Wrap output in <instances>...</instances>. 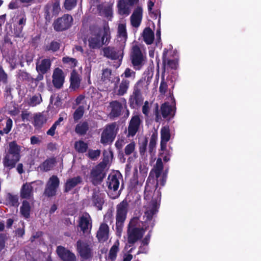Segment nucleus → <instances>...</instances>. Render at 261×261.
Returning <instances> with one entry per match:
<instances>
[{
	"instance_id": "nucleus-1",
	"label": "nucleus",
	"mask_w": 261,
	"mask_h": 261,
	"mask_svg": "<svg viewBox=\"0 0 261 261\" xmlns=\"http://www.w3.org/2000/svg\"><path fill=\"white\" fill-rule=\"evenodd\" d=\"M111 32L108 24L102 29L97 26L90 27V35L88 39V46L91 49H99L103 45H107L111 40Z\"/></svg>"
},
{
	"instance_id": "nucleus-2",
	"label": "nucleus",
	"mask_w": 261,
	"mask_h": 261,
	"mask_svg": "<svg viewBox=\"0 0 261 261\" xmlns=\"http://www.w3.org/2000/svg\"><path fill=\"white\" fill-rule=\"evenodd\" d=\"M143 224L138 217L133 218L129 221L127 227V243L130 247L137 241L141 240L149 227V225H143L141 226L140 223Z\"/></svg>"
},
{
	"instance_id": "nucleus-3",
	"label": "nucleus",
	"mask_w": 261,
	"mask_h": 261,
	"mask_svg": "<svg viewBox=\"0 0 261 261\" xmlns=\"http://www.w3.org/2000/svg\"><path fill=\"white\" fill-rule=\"evenodd\" d=\"M9 148L3 158L4 166L11 169L14 168L17 163L20 160V147L15 141H12L9 144Z\"/></svg>"
},
{
	"instance_id": "nucleus-4",
	"label": "nucleus",
	"mask_w": 261,
	"mask_h": 261,
	"mask_svg": "<svg viewBox=\"0 0 261 261\" xmlns=\"http://www.w3.org/2000/svg\"><path fill=\"white\" fill-rule=\"evenodd\" d=\"M128 203L126 200H123L116 206V229L117 233L120 236L126 220L128 212Z\"/></svg>"
},
{
	"instance_id": "nucleus-5",
	"label": "nucleus",
	"mask_w": 261,
	"mask_h": 261,
	"mask_svg": "<svg viewBox=\"0 0 261 261\" xmlns=\"http://www.w3.org/2000/svg\"><path fill=\"white\" fill-rule=\"evenodd\" d=\"M143 87V81H138L134 85L132 94L130 95L128 103L131 109H136L142 105L143 97L141 91Z\"/></svg>"
},
{
	"instance_id": "nucleus-6",
	"label": "nucleus",
	"mask_w": 261,
	"mask_h": 261,
	"mask_svg": "<svg viewBox=\"0 0 261 261\" xmlns=\"http://www.w3.org/2000/svg\"><path fill=\"white\" fill-rule=\"evenodd\" d=\"M129 57L132 65L136 70H140L145 64L146 56L138 45L132 46Z\"/></svg>"
},
{
	"instance_id": "nucleus-7",
	"label": "nucleus",
	"mask_w": 261,
	"mask_h": 261,
	"mask_svg": "<svg viewBox=\"0 0 261 261\" xmlns=\"http://www.w3.org/2000/svg\"><path fill=\"white\" fill-rule=\"evenodd\" d=\"M108 152L104 151L103 153V159L96 166L92 168L90 173V178L91 179H103L106 176V168L109 162V155H106Z\"/></svg>"
},
{
	"instance_id": "nucleus-8",
	"label": "nucleus",
	"mask_w": 261,
	"mask_h": 261,
	"mask_svg": "<svg viewBox=\"0 0 261 261\" xmlns=\"http://www.w3.org/2000/svg\"><path fill=\"white\" fill-rule=\"evenodd\" d=\"M73 21V19L71 15L65 14L55 20L53 26L56 32H63L67 30L71 27Z\"/></svg>"
},
{
	"instance_id": "nucleus-9",
	"label": "nucleus",
	"mask_w": 261,
	"mask_h": 261,
	"mask_svg": "<svg viewBox=\"0 0 261 261\" xmlns=\"http://www.w3.org/2000/svg\"><path fill=\"white\" fill-rule=\"evenodd\" d=\"M76 247L82 260H88L92 258L93 250L88 243L79 240L76 242Z\"/></svg>"
},
{
	"instance_id": "nucleus-10",
	"label": "nucleus",
	"mask_w": 261,
	"mask_h": 261,
	"mask_svg": "<svg viewBox=\"0 0 261 261\" xmlns=\"http://www.w3.org/2000/svg\"><path fill=\"white\" fill-rule=\"evenodd\" d=\"M115 128L116 124L115 123L106 125L101 135V143L103 145H107L112 143L114 141L116 136Z\"/></svg>"
},
{
	"instance_id": "nucleus-11",
	"label": "nucleus",
	"mask_w": 261,
	"mask_h": 261,
	"mask_svg": "<svg viewBox=\"0 0 261 261\" xmlns=\"http://www.w3.org/2000/svg\"><path fill=\"white\" fill-rule=\"evenodd\" d=\"M56 253L62 261H77L75 254L63 246L57 247Z\"/></svg>"
},
{
	"instance_id": "nucleus-12",
	"label": "nucleus",
	"mask_w": 261,
	"mask_h": 261,
	"mask_svg": "<svg viewBox=\"0 0 261 261\" xmlns=\"http://www.w3.org/2000/svg\"><path fill=\"white\" fill-rule=\"evenodd\" d=\"M159 207L158 206V202L156 199H152L151 200V207L147 210L145 212V216L146 217L144 221V224L146 226L149 225L148 224L151 225V227L152 228L154 225V220H152L153 217L158 212Z\"/></svg>"
},
{
	"instance_id": "nucleus-13",
	"label": "nucleus",
	"mask_w": 261,
	"mask_h": 261,
	"mask_svg": "<svg viewBox=\"0 0 261 261\" xmlns=\"http://www.w3.org/2000/svg\"><path fill=\"white\" fill-rule=\"evenodd\" d=\"M141 122L142 121L139 115H136L132 116L127 128L128 134L127 136L128 137H133L136 135L139 130Z\"/></svg>"
},
{
	"instance_id": "nucleus-14",
	"label": "nucleus",
	"mask_w": 261,
	"mask_h": 261,
	"mask_svg": "<svg viewBox=\"0 0 261 261\" xmlns=\"http://www.w3.org/2000/svg\"><path fill=\"white\" fill-rule=\"evenodd\" d=\"M59 181L60 180H48L44 190L43 196L47 198L56 196L59 187Z\"/></svg>"
},
{
	"instance_id": "nucleus-15",
	"label": "nucleus",
	"mask_w": 261,
	"mask_h": 261,
	"mask_svg": "<svg viewBox=\"0 0 261 261\" xmlns=\"http://www.w3.org/2000/svg\"><path fill=\"white\" fill-rule=\"evenodd\" d=\"M65 75L63 70L59 67L56 68L53 73V84L56 89H61L65 82Z\"/></svg>"
},
{
	"instance_id": "nucleus-16",
	"label": "nucleus",
	"mask_w": 261,
	"mask_h": 261,
	"mask_svg": "<svg viewBox=\"0 0 261 261\" xmlns=\"http://www.w3.org/2000/svg\"><path fill=\"white\" fill-rule=\"evenodd\" d=\"M51 61L49 58L37 60L36 63V70L42 73H47L50 70Z\"/></svg>"
},
{
	"instance_id": "nucleus-17",
	"label": "nucleus",
	"mask_w": 261,
	"mask_h": 261,
	"mask_svg": "<svg viewBox=\"0 0 261 261\" xmlns=\"http://www.w3.org/2000/svg\"><path fill=\"white\" fill-rule=\"evenodd\" d=\"M168 53V49L167 48H164L162 56L163 66L164 70H165L166 67L174 70L177 69L178 66V60L176 59H168L167 58Z\"/></svg>"
},
{
	"instance_id": "nucleus-18",
	"label": "nucleus",
	"mask_w": 261,
	"mask_h": 261,
	"mask_svg": "<svg viewBox=\"0 0 261 261\" xmlns=\"http://www.w3.org/2000/svg\"><path fill=\"white\" fill-rule=\"evenodd\" d=\"M143 9L141 6H137L130 16L132 25L135 28L138 27L142 19Z\"/></svg>"
},
{
	"instance_id": "nucleus-19",
	"label": "nucleus",
	"mask_w": 261,
	"mask_h": 261,
	"mask_svg": "<svg viewBox=\"0 0 261 261\" xmlns=\"http://www.w3.org/2000/svg\"><path fill=\"white\" fill-rule=\"evenodd\" d=\"M109 227L106 223L100 224L99 228L97 231L96 237L100 242H104L109 238Z\"/></svg>"
},
{
	"instance_id": "nucleus-20",
	"label": "nucleus",
	"mask_w": 261,
	"mask_h": 261,
	"mask_svg": "<svg viewBox=\"0 0 261 261\" xmlns=\"http://www.w3.org/2000/svg\"><path fill=\"white\" fill-rule=\"evenodd\" d=\"M171 137L169 126H164L161 130V150H165L166 148L167 143Z\"/></svg>"
},
{
	"instance_id": "nucleus-21",
	"label": "nucleus",
	"mask_w": 261,
	"mask_h": 261,
	"mask_svg": "<svg viewBox=\"0 0 261 261\" xmlns=\"http://www.w3.org/2000/svg\"><path fill=\"white\" fill-rule=\"evenodd\" d=\"M35 181L31 183L24 184L20 189V195L22 199H30L33 196V188L31 184L35 182Z\"/></svg>"
},
{
	"instance_id": "nucleus-22",
	"label": "nucleus",
	"mask_w": 261,
	"mask_h": 261,
	"mask_svg": "<svg viewBox=\"0 0 261 261\" xmlns=\"http://www.w3.org/2000/svg\"><path fill=\"white\" fill-rule=\"evenodd\" d=\"M70 88L75 90L80 86L81 79L80 75L75 69L71 72L70 77Z\"/></svg>"
},
{
	"instance_id": "nucleus-23",
	"label": "nucleus",
	"mask_w": 261,
	"mask_h": 261,
	"mask_svg": "<svg viewBox=\"0 0 261 261\" xmlns=\"http://www.w3.org/2000/svg\"><path fill=\"white\" fill-rule=\"evenodd\" d=\"M57 164V160L55 157H51L46 159L39 166L41 171L47 172L52 170Z\"/></svg>"
},
{
	"instance_id": "nucleus-24",
	"label": "nucleus",
	"mask_w": 261,
	"mask_h": 261,
	"mask_svg": "<svg viewBox=\"0 0 261 261\" xmlns=\"http://www.w3.org/2000/svg\"><path fill=\"white\" fill-rule=\"evenodd\" d=\"M111 111L110 115L112 117L115 118L121 115V111L123 109L122 105L118 100H113L110 103Z\"/></svg>"
},
{
	"instance_id": "nucleus-25",
	"label": "nucleus",
	"mask_w": 261,
	"mask_h": 261,
	"mask_svg": "<svg viewBox=\"0 0 261 261\" xmlns=\"http://www.w3.org/2000/svg\"><path fill=\"white\" fill-rule=\"evenodd\" d=\"M92 201L93 205L97 207L98 210H101L105 200L102 194L98 192H93L92 196Z\"/></svg>"
},
{
	"instance_id": "nucleus-26",
	"label": "nucleus",
	"mask_w": 261,
	"mask_h": 261,
	"mask_svg": "<svg viewBox=\"0 0 261 261\" xmlns=\"http://www.w3.org/2000/svg\"><path fill=\"white\" fill-rule=\"evenodd\" d=\"M103 56L111 60H117L119 58V51L114 47L108 46L103 49Z\"/></svg>"
},
{
	"instance_id": "nucleus-27",
	"label": "nucleus",
	"mask_w": 261,
	"mask_h": 261,
	"mask_svg": "<svg viewBox=\"0 0 261 261\" xmlns=\"http://www.w3.org/2000/svg\"><path fill=\"white\" fill-rule=\"evenodd\" d=\"M143 37L144 42L147 44H151L154 40V33L149 28H146L143 32Z\"/></svg>"
},
{
	"instance_id": "nucleus-28",
	"label": "nucleus",
	"mask_w": 261,
	"mask_h": 261,
	"mask_svg": "<svg viewBox=\"0 0 261 261\" xmlns=\"http://www.w3.org/2000/svg\"><path fill=\"white\" fill-rule=\"evenodd\" d=\"M130 85V81L127 79H122L118 86L117 95L119 96L124 95L126 93Z\"/></svg>"
},
{
	"instance_id": "nucleus-29",
	"label": "nucleus",
	"mask_w": 261,
	"mask_h": 261,
	"mask_svg": "<svg viewBox=\"0 0 261 261\" xmlns=\"http://www.w3.org/2000/svg\"><path fill=\"white\" fill-rule=\"evenodd\" d=\"M125 0H119L118 3V12L121 15H128L130 13L129 8Z\"/></svg>"
},
{
	"instance_id": "nucleus-30",
	"label": "nucleus",
	"mask_w": 261,
	"mask_h": 261,
	"mask_svg": "<svg viewBox=\"0 0 261 261\" xmlns=\"http://www.w3.org/2000/svg\"><path fill=\"white\" fill-rule=\"evenodd\" d=\"M31 210V207L29 202L27 200H23L20 207V212L21 215L25 219L30 218Z\"/></svg>"
},
{
	"instance_id": "nucleus-31",
	"label": "nucleus",
	"mask_w": 261,
	"mask_h": 261,
	"mask_svg": "<svg viewBox=\"0 0 261 261\" xmlns=\"http://www.w3.org/2000/svg\"><path fill=\"white\" fill-rule=\"evenodd\" d=\"M88 129L89 124L87 121L78 123L75 127V133L80 136L86 135Z\"/></svg>"
},
{
	"instance_id": "nucleus-32",
	"label": "nucleus",
	"mask_w": 261,
	"mask_h": 261,
	"mask_svg": "<svg viewBox=\"0 0 261 261\" xmlns=\"http://www.w3.org/2000/svg\"><path fill=\"white\" fill-rule=\"evenodd\" d=\"M51 5L50 4H47L44 7V17L45 20V23L48 24L50 22L55 15H53L52 11L51 10Z\"/></svg>"
},
{
	"instance_id": "nucleus-33",
	"label": "nucleus",
	"mask_w": 261,
	"mask_h": 261,
	"mask_svg": "<svg viewBox=\"0 0 261 261\" xmlns=\"http://www.w3.org/2000/svg\"><path fill=\"white\" fill-rule=\"evenodd\" d=\"M74 148L79 153H85L88 148V145L83 140H79L74 143Z\"/></svg>"
},
{
	"instance_id": "nucleus-34",
	"label": "nucleus",
	"mask_w": 261,
	"mask_h": 261,
	"mask_svg": "<svg viewBox=\"0 0 261 261\" xmlns=\"http://www.w3.org/2000/svg\"><path fill=\"white\" fill-rule=\"evenodd\" d=\"M7 204L10 206H18V196L16 195H13L10 193H7L6 197Z\"/></svg>"
},
{
	"instance_id": "nucleus-35",
	"label": "nucleus",
	"mask_w": 261,
	"mask_h": 261,
	"mask_svg": "<svg viewBox=\"0 0 261 261\" xmlns=\"http://www.w3.org/2000/svg\"><path fill=\"white\" fill-rule=\"evenodd\" d=\"M107 185L109 190L108 194L112 198H115L116 196H112L110 194L111 192H115L117 191L120 185L119 180H109L107 181Z\"/></svg>"
},
{
	"instance_id": "nucleus-36",
	"label": "nucleus",
	"mask_w": 261,
	"mask_h": 261,
	"mask_svg": "<svg viewBox=\"0 0 261 261\" xmlns=\"http://www.w3.org/2000/svg\"><path fill=\"white\" fill-rule=\"evenodd\" d=\"M46 122V117L40 113L34 116V125L35 127H41Z\"/></svg>"
},
{
	"instance_id": "nucleus-37",
	"label": "nucleus",
	"mask_w": 261,
	"mask_h": 261,
	"mask_svg": "<svg viewBox=\"0 0 261 261\" xmlns=\"http://www.w3.org/2000/svg\"><path fill=\"white\" fill-rule=\"evenodd\" d=\"M119 243L118 241L115 242L114 245L111 247L109 253V258L112 260H114L119 251Z\"/></svg>"
},
{
	"instance_id": "nucleus-38",
	"label": "nucleus",
	"mask_w": 261,
	"mask_h": 261,
	"mask_svg": "<svg viewBox=\"0 0 261 261\" xmlns=\"http://www.w3.org/2000/svg\"><path fill=\"white\" fill-rule=\"evenodd\" d=\"M27 19L25 16L20 18L18 21V26L14 29V33L17 37H20L22 32L23 27L25 25Z\"/></svg>"
},
{
	"instance_id": "nucleus-39",
	"label": "nucleus",
	"mask_w": 261,
	"mask_h": 261,
	"mask_svg": "<svg viewBox=\"0 0 261 261\" xmlns=\"http://www.w3.org/2000/svg\"><path fill=\"white\" fill-rule=\"evenodd\" d=\"M161 111L163 117L166 118L171 114L172 109L168 102H165L162 105Z\"/></svg>"
},
{
	"instance_id": "nucleus-40",
	"label": "nucleus",
	"mask_w": 261,
	"mask_h": 261,
	"mask_svg": "<svg viewBox=\"0 0 261 261\" xmlns=\"http://www.w3.org/2000/svg\"><path fill=\"white\" fill-rule=\"evenodd\" d=\"M89 224V220L87 217L83 216L80 218L79 226L83 233L87 232Z\"/></svg>"
},
{
	"instance_id": "nucleus-41",
	"label": "nucleus",
	"mask_w": 261,
	"mask_h": 261,
	"mask_svg": "<svg viewBox=\"0 0 261 261\" xmlns=\"http://www.w3.org/2000/svg\"><path fill=\"white\" fill-rule=\"evenodd\" d=\"M60 42L52 41L49 44L44 47V50L46 51L56 52L60 49Z\"/></svg>"
},
{
	"instance_id": "nucleus-42",
	"label": "nucleus",
	"mask_w": 261,
	"mask_h": 261,
	"mask_svg": "<svg viewBox=\"0 0 261 261\" xmlns=\"http://www.w3.org/2000/svg\"><path fill=\"white\" fill-rule=\"evenodd\" d=\"M159 180H146L145 188V192H152L155 191L158 187Z\"/></svg>"
},
{
	"instance_id": "nucleus-43",
	"label": "nucleus",
	"mask_w": 261,
	"mask_h": 261,
	"mask_svg": "<svg viewBox=\"0 0 261 261\" xmlns=\"http://www.w3.org/2000/svg\"><path fill=\"white\" fill-rule=\"evenodd\" d=\"M163 170V164L161 158H158L156 162L155 166L154 167V173L155 174L156 178H159Z\"/></svg>"
},
{
	"instance_id": "nucleus-44",
	"label": "nucleus",
	"mask_w": 261,
	"mask_h": 261,
	"mask_svg": "<svg viewBox=\"0 0 261 261\" xmlns=\"http://www.w3.org/2000/svg\"><path fill=\"white\" fill-rule=\"evenodd\" d=\"M62 62L64 64L68 65L71 68L73 69L77 66L78 63V61L75 58L67 56L64 57L62 58Z\"/></svg>"
},
{
	"instance_id": "nucleus-45",
	"label": "nucleus",
	"mask_w": 261,
	"mask_h": 261,
	"mask_svg": "<svg viewBox=\"0 0 261 261\" xmlns=\"http://www.w3.org/2000/svg\"><path fill=\"white\" fill-rule=\"evenodd\" d=\"M84 114V107L83 106H80L74 111L73 114V118L75 122H77L81 119Z\"/></svg>"
},
{
	"instance_id": "nucleus-46",
	"label": "nucleus",
	"mask_w": 261,
	"mask_h": 261,
	"mask_svg": "<svg viewBox=\"0 0 261 261\" xmlns=\"http://www.w3.org/2000/svg\"><path fill=\"white\" fill-rule=\"evenodd\" d=\"M118 34L119 37H121L125 41L127 38L125 24L120 23L118 26Z\"/></svg>"
},
{
	"instance_id": "nucleus-47",
	"label": "nucleus",
	"mask_w": 261,
	"mask_h": 261,
	"mask_svg": "<svg viewBox=\"0 0 261 261\" xmlns=\"http://www.w3.org/2000/svg\"><path fill=\"white\" fill-rule=\"evenodd\" d=\"M8 83V74L5 71L3 66L0 64V86Z\"/></svg>"
},
{
	"instance_id": "nucleus-48",
	"label": "nucleus",
	"mask_w": 261,
	"mask_h": 261,
	"mask_svg": "<svg viewBox=\"0 0 261 261\" xmlns=\"http://www.w3.org/2000/svg\"><path fill=\"white\" fill-rule=\"evenodd\" d=\"M12 126L13 121L12 119L8 118L6 123V127L2 130H0V135L3 136L4 134H8L11 130Z\"/></svg>"
},
{
	"instance_id": "nucleus-49",
	"label": "nucleus",
	"mask_w": 261,
	"mask_h": 261,
	"mask_svg": "<svg viewBox=\"0 0 261 261\" xmlns=\"http://www.w3.org/2000/svg\"><path fill=\"white\" fill-rule=\"evenodd\" d=\"M42 101L41 94L35 95L30 98L28 105L31 107H35Z\"/></svg>"
},
{
	"instance_id": "nucleus-50",
	"label": "nucleus",
	"mask_w": 261,
	"mask_h": 261,
	"mask_svg": "<svg viewBox=\"0 0 261 261\" xmlns=\"http://www.w3.org/2000/svg\"><path fill=\"white\" fill-rule=\"evenodd\" d=\"M17 75L18 78L22 81L29 82L30 81H32V77L30 74L24 70H19Z\"/></svg>"
},
{
	"instance_id": "nucleus-51",
	"label": "nucleus",
	"mask_w": 261,
	"mask_h": 261,
	"mask_svg": "<svg viewBox=\"0 0 261 261\" xmlns=\"http://www.w3.org/2000/svg\"><path fill=\"white\" fill-rule=\"evenodd\" d=\"M82 180H67L65 185V192H68L79 184H80Z\"/></svg>"
},
{
	"instance_id": "nucleus-52",
	"label": "nucleus",
	"mask_w": 261,
	"mask_h": 261,
	"mask_svg": "<svg viewBox=\"0 0 261 261\" xmlns=\"http://www.w3.org/2000/svg\"><path fill=\"white\" fill-rule=\"evenodd\" d=\"M157 140V135L153 134L150 138L149 143L148 149L150 153H152L155 148Z\"/></svg>"
},
{
	"instance_id": "nucleus-53",
	"label": "nucleus",
	"mask_w": 261,
	"mask_h": 261,
	"mask_svg": "<svg viewBox=\"0 0 261 261\" xmlns=\"http://www.w3.org/2000/svg\"><path fill=\"white\" fill-rule=\"evenodd\" d=\"M51 10L52 11L53 15H55V16L59 14L61 10L59 0H55L54 2L51 5Z\"/></svg>"
},
{
	"instance_id": "nucleus-54",
	"label": "nucleus",
	"mask_w": 261,
	"mask_h": 261,
	"mask_svg": "<svg viewBox=\"0 0 261 261\" xmlns=\"http://www.w3.org/2000/svg\"><path fill=\"white\" fill-rule=\"evenodd\" d=\"M121 76H124L125 78V79H126L127 78H130L132 80H134L136 77V72L129 68H126Z\"/></svg>"
},
{
	"instance_id": "nucleus-55",
	"label": "nucleus",
	"mask_w": 261,
	"mask_h": 261,
	"mask_svg": "<svg viewBox=\"0 0 261 261\" xmlns=\"http://www.w3.org/2000/svg\"><path fill=\"white\" fill-rule=\"evenodd\" d=\"M76 0H65L64 3V7L66 10L70 11L76 6Z\"/></svg>"
},
{
	"instance_id": "nucleus-56",
	"label": "nucleus",
	"mask_w": 261,
	"mask_h": 261,
	"mask_svg": "<svg viewBox=\"0 0 261 261\" xmlns=\"http://www.w3.org/2000/svg\"><path fill=\"white\" fill-rule=\"evenodd\" d=\"M112 74V70L109 68H106L102 70L101 80L103 82L106 81H111V75Z\"/></svg>"
},
{
	"instance_id": "nucleus-57",
	"label": "nucleus",
	"mask_w": 261,
	"mask_h": 261,
	"mask_svg": "<svg viewBox=\"0 0 261 261\" xmlns=\"http://www.w3.org/2000/svg\"><path fill=\"white\" fill-rule=\"evenodd\" d=\"M135 149V143L134 142H131L127 144L124 148V153L126 155L131 154Z\"/></svg>"
},
{
	"instance_id": "nucleus-58",
	"label": "nucleus",
	"mask_w": 261,
	"mask_h": 261,
	"mask_svg": "<svg viewBox=\"0 0 261 261\" xmlns=\"http://www.w3.org/2000/svg\"><path fill=\"white\" fill-rule=\"evenodd\" d=\"M100 150L97 149V150H92V149H89L88 153V157L92 160H96L98 157L100 156Z\"/></svg>"
},
{
	"instance_id": "nucleus-59",
	"label": "nucleus",
	"mask_w": 261,
	"mask_h": 261,
	"mask_svg": "<svg viewBox=\"0 0 261 261\" xmlns=\"http://www.w3.org/2000/svg\"><path fill=\"white\" fill-rule=\"evenodd\" d=\"M122 176L119 171H113L108 176L107 179H121Z\"/></svg>"
},
{
	"instance_id": "nucleus-60",
	"label": "nucleus",
	"mask_w": 261,
	"mask_h": 261,
	"mask_svg": "<svg viewBox=\"0 0 261 261\" xmlns=\"http://www.w3.org/2000/svg\"><path fill=\"white\" fill-rule=\"evenodd\" d=\"M147 143L148 140L146 138H145L144 141L141 144H140L139 152L140 155L142 156L144 155L146 152Z\"/></svg>"
},
{
	"instance_id": "nucleus-61",
	"label": "nucleus",
	"mask_w": 261,
	"mask_h": 261,
	"mask_svg": "<svg viewBox=\"0 0 261 261\" xmlns=\"http://www.w3.org/2000/svg\"><path fill=\"white\" fill-rule=\"evenodd\" d=\"M86 94L87 96L93 99L96 95L98 94V92L95 88L90 87L88 89Z\"/></svg>"
},
{
	"instance_id": "nucleus-62",
	"label": "nucleus",
	"mask_w": 261,
	"mask_h": 261,
	"mask_svg": "<svg viewBox=\"0 0 261 261\" xmlns=\"http://www.w3.org/2000/svg\"><path fill=\"white\" fill-rule=\"evenodd\" d=\"M34 55L31 53H27L25 54L24 57L22 56V58L27 62L28 66L30 65L31 63L33 62Z\"/></svg>"
},
{
	"instance_id": "nucleus-63",
	"label": "nucleus",
	"mask_w": 261,
	"mask_h": 261,
	"mask_svg": "<svg viewBox=\"0 0 261 261\" xmlns=\"http://www.w3.org/2000/svg\"><path fill=\"white\" fill-rule=\"evenodd\" d=\"M103 223H107L109 222L110 223H111L113 222V214L112 212H108L104 216L103 218Z\"/></svg>"
},
{
	"instance_id": "nucleus-64",
	"label": "nucleus",
	"mask_w": 261,
	"mask_h": 261,
	"mask_svg": "<svg viewBox=\"0 0 261 261\" xmlns=\"http://www.w3.org/2000/svg\"><path fill=\"white\" fill-rule=\"evenodd\" d=\"M102 13L107 18L111 17L113 13L111 7L110 6L105 7L103 9Z\"/></svg>"
}]
</instances>
